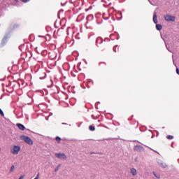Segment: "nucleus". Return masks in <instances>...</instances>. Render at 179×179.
<instances>
[{"instance_id":"obj_17","label":"nucleus","mask_w":179,"mask_h":179,"mask_svg":"<svg viewBox=\"0 0 179 179\" xmlns=\"http://www.w3.org/2000/svg\"><path fill=\"white\" fill-rule=\"evenodd\" d=\"M100 40H101V38H96V43H98V41H100Z\"/></svg>"},{"instance_id":"obj_9","label":"nucleus","mask_w":179,"mask_h":179,"mask_svg":"<svg viewBox=\"0 0 179 179\" xmlns=\"http://www.w3.org/2000/svg\"><path fill=\"white\" fill-rule=\"evenodd\" d=\"M166 138H167L168 140H173V139L174 138V136H172V135H167V136H166Z\"/></svg>"},{"instance_id":"obj_5","label":"nucleus","mask_w":179,"mask_h":179,"mask_svg":"<svg viewBox=\"0 0 179 179\" xmlns=\"http://www.w3.org/2000/svg\"><path fill=\"white\" fill-rule=\"evenodd\" d=\"M152 20H153V22L155 24H157L158 23L157 15V13L156 12H155L154 14H153Z\"/></svg>"},{"instance_id":"obj_18","label":"nucleus","mask_w":179,"mask_h":179,"mask_svg":"<svg viewBox=\"0 0 179 179\" xmlns=\"http://www.w3.org/2000/svg\"><path fill=\"white\" fill-rule=\"evenodd\" d=\"M59 171V168H56L55 169V172H57Z\"/></svg>"},{"instance_id":"obj_14","label":"nucleus","mask_w":179,"mask_h":179,"mask_svg":"<svg viewBox=\"0 0 179 179\" xmlns=\"http://www.w3.org/2000/svg\"><path fill=\"white\" fill-rule=\"evenodd\" d=\"M30 0H22V3H27Z\"/></svg>"},{"instance_id":"obj_15","label":"nucleus","mask_w":179,"mask_h":179,"mask_svg":"<svg viewBox=\"0 0 179 179\" xmlns=\"http://www.w3.org/2000/svg\"><path fill=\"white\" fill-rule=\"evenodd\" d=\"M117 47V46H114V48H113V51H114L115 52H117V50H116Z\"/></svg>"},{"instance_id":"obj_23","label":"nucleus","mask_w":179,"mask_h":179,"mask_svg":"<svg viewBox=\"0 0 179 179\" xmlns=\"http://www.w3.org/2000/svg\"><path fill=\"white\" fill-rule=\"evenodd\" d=\"M15 2H17L18 1V0H15Z\"/></svg>"},{"instance_id":"obj_10","label":"nucleus","mask_w":179,"mask_h":179,"mask_svg":"<svg viewBox=\"0 0 179 179\" xmlns=\"http://www.w3.org/2000/svg\"><path fill=\"white\" fill-rule=\"evenodd\" d=\"M55 140L58 143H61V141H62V138L59 137V136H57L55 138Z\"/></svg>"},{"instance_id":"obj_19","label":"nucleus","mask_w":179,"mask_h":179,"mask_svg":"<svg viewBox=\"0 0 179 179\" xmlns=\"http://www.w3.org/2000/svg\"><path fill=\"white\" fill-rule=\"evenodd\" d=\"M7 39H8V37L6 36V37H4L3 41H6Z\"/></svg>"},{"instance_id":"obj_20","label":"nucleus","mask_w":179,"mask_h":179,"mask_svg":"<svg viewBox=\"0 0 179 179\" xmlns=\"http://www.w3.org/2000/svg\"><path fill=\"white\" fill-rule=\"evenodd\" d=\"M38 176H39V175H37L34 179H38Z\"/></svg>"},{"instance_id":"obj_8","label":"nucleus","mask_w":179,"mask_h":179,"mask_svg":"<svg viewBox=\"0 0 179 179\" xmlns=\"http://www.w3.org/2000/svg\"><path fill=\"white\" fill-rule=\"evenodd\" d=\"M131 174H133V176H136L137 174V171L136 169H134V168H131Z\"/></svg>"},{"instance_id":"obj_2","label":"nucleus","mask_w":179,"mask_h":179,"mask_svg":"<svg viewBox=\"0 0 179 179\" xmlns=\"http://www.w3.org/2000/svg\"><path fill=\"white\" fill-rule=\"evenodd\" d=\"M164 17L166 22H175L176 21L175 16H172L170 15H165Z\"/></svg>"},{"instance_id":"obj_16","label":"nucleus","mask_w":179,"mask_h":179,"mask_svg":"<svg viewBox=\"0 0 179 179\" xmlns=\"http://www.w3.org/2000/svg\"><path fill=\"white\" fill-rule=\"evenodd\" d=\"M176 73H177V74L179 75V69L178 68L176 69Z\"/></svg>"},{"instance_id":"obj_11","label":"nucleus","mask_w":179,"mask_h":179,"mask_svg":"<svg viewBox=\"0 0 179 179\" xmlns=\"http://www.w3.org/2000/svg\"><path fill=\"white\" fill-rule=\"evenodd\" d=\"M89 129L91 131H94L95 130V127L94 126H92V125H90L89 127Z\"/></svg>"},{"instance_id":"obj_6","label":"nucleus","mask_w":179,"mask_h":179,"mask_svg":"<svg viewBox=\"0 0 179 179\" xmlns=\"http://www.w3.org/2000/svg\"><path fill=\"white\" fill-rule=\"evenodd\" d=\"M17 127H18V129L21 131H24L25 129V127L23 124L20 123L17 124Z\"/></svg>"},{"instance_id":"obj_24","label":"nucleus","mask_w":179,"mask_h":179,"mask_svg":"<svg viewBox=\"0 0 179 179\" xmlns=\"http://www.w3.org/2000/svg\"><path fill=\"white\" fill-rule=\"evenodd\" d=\"M0 152H1V148H0Z\"/></svg>"},{"instance_id":"obj_7","label":"nucleus","mask_w":179,"mask_h":179,"mask_svg":"<svg viewBox=\"0 0 179 179\" xmlns=\"http://www.w3.org/2000/svg\"><path fill=\"white\" fill-rule=\"evenodd\" d=\"M156 29L158 31H161L162 29V25L160 24H156Z\"/></svg>"},{"instance_id":"obj_22","label":"nucleus","mask_w":179,"mask_h":179,"mask_svg":"<svg viewBox=\"0 0 179 179\" xmlns=\"http://www.w3.org/2000/svg\"><path fill=\"white\" fill-rule=\"evenodd\" d=\"M90 17H91V16H90V15H88L87 17V20L88 18H90Z\"/></svg>"},{"instance_id":"obj_4","label":"nucleus","mask_w":179,"mask_h":179,"mask_svg":"<svg viewBox=\"0 0 179 179\" xmlns=\"http://www.w3.org/2000/svg\"><path fill=\"white\" fill-rule=\"evenodd\" d=\"M55 156L60 159L66 160L67 159V156L65 153H55Z\"/></svg>"},{"instance_id":"obj_21","label":"nucleus","mask_w":179,"mask_h":179,"mask_svg":"<svg viewBox=\"0 0 179 179\" xmlns=\"http://www.w3.org/2000/svg\"><path fill=\"white\" fill-rule=\"evenodd\" d=\"M24 178V177L23 176H21V177H20V178H18V179H23Z\"/></svg>"},{"instance_id":"obj_1","label":"nucleus","mask_w":179,"mask_h":179,"mask_svg":"<svg viewBox=\"0 0 179 179\" xmlns=\"http://www.w3.org/2000/svg\"><path fill=\"white\" fill-rule=\"evenodd\" d=\"M21 140L24 141L25 143H27V144L29 145H32L34 143L33 141L27 136H21Z\"/></svg>"},{"instance_id":"obj_13","label":"nucleus","mask_w":179,"mask_h":179,"mask_svg":"<svg viewBox=\"0 0 179 179\" xmlns=\"http://www.w3.org/2000/svg\"><path fill=\"white\" fill-rule=\"evenodd\" d=\"M14 169H15V166H14V165H12V166L10 168V173H12Z\"/></svg>"},{"instance_id":"obj_3","label":"nucleus","mask_w":179,"mask_h":179,"mask_svg":"<svg viewBox=\"0 0 179 179\" xmlns=\"http://www.w3.org/2000/svg\"><path fill=\"white\" fill-rule=\"evenodd\" d=\"M20 151V146L15 145L13 149H11V153L13 155H18Z\"/></svg>"},{"instance_id":"obj_12","label":"nucleus","mask_w":179,"mask_h":179,"mask_svg":"<svg viewBox=\"0 0 179 179\" xmlns=\"http://www.w3.org/2000/svg\"><path fill=\"white\" fill-rule=\"evenodd\" d=\"M0 114L2 117H4V113L3 112V110L0 108Z\"/></svg>"}]
</instances>
